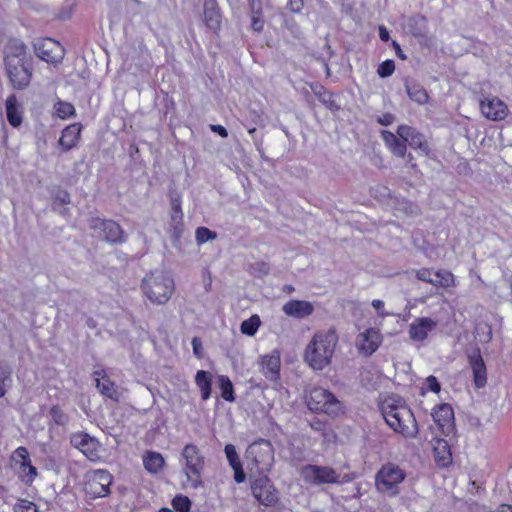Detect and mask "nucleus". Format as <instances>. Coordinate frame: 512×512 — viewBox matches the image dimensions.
<instances>
[{"instance_id":"f257e3e1","label":"nucleus","mask_w":512,"mask_h":512,"mask_svg":"<svg viewBox=\"0 0 512 512\" xmlns=\"http://www.w3.org/2000/svg\"><path fill=\"white\" fill-rule=\"evenodd\" d=\"M4 66L7 78L14 90L29 87L33 75V61L27 46L20 40L11 39L6 45Z\"/></svg>"},{"instance_id":"f03ea898","label":"nucleus","mask_w":512,"mask_h":512,"mask_svg":"<svg viewBox=\"0 0 512 512\" xmlns=\"http://www.w3.org/2000/svg\"><path fill=\"white\" fill-rule=\"evenodd\" d=\"M338 343L335 329L316 332L304 353L305 362L314 370H323L331 363Z\"/></svg>"},{"instance_id":"7ed1b4c3","label":"nucleus","mask_w":512,"mask_h":512,"mask_svg":"<svg viewBox=\"0 0 512 512\" xmlns=\"http://www.w3.org/2000/svg\"><path fill=\"white\" fill-rule=\"evenodd\" d=\"M381 412L386 423L405 438H414L418 433V425L412 411L401 399H386Z\"/></svg>"},{"instance_id":"20e7f679","label":"nucleus","mask_w":512,"mask_h":512,"mask_svg":"<svg viewBox=\"0 0 512 512\" xmlns=\"http://www.w3.org/2000/svg\"><path fill=\"white\" fill-rule=\"evenodd\" d=\"M245 461L250 475L268 474L274 464V448L271 442L259 439L251 443L246 449Z\"/></svg>"},{"instance_id":"39448f33","label":"nucleus","mask_w":512,"mask_h":512,"mask_svg":"<svg viewBox=\"0 0 512 512\" xmlns=\"http://www.w3.org/2000/svg\"><path fill=\"white\" fill-rule=\"evenodd\" d=\"M181 457L184 460L183 473L187 484L192 489L203 487L202 473L205 466V457L194 444L184 446Z\"/></svg>"},{"instance_id":"423d86ee","label":"nucleus","mask_w":512,"mask_h":512,"mask_svg":"<svg viewBox=\"0 0 512 512\" xmlns=\"http://www.w3.org/2000/svg\"><path fill=\"white\" fill-rule=\"evenodd\" d=\"M307 406L313 412L329 416H337L343 411L342 404L335 395L321 387H315L310 391Z\"/></svg>"},{"instance_id":"0eeeda50","label":"nucleus","mask_w":512,"mask_h":512,"mask_svg":"<svg viewBox=\"0 0 512 512\" xmlns=\"http://www.w3.org/2000/svg\"><path fill=\"white\" fill-rule=\"evenodd\" d=\"M250 475V488L254 498L266 507L275 506L279 501V491L267 474Z\"/></svg>"},{"instance_id":"6e6552de","label":"nucleus","mask_w":512,"mask_h":512,"mask_svg":"<svg viewBox=\"0 0 512 512\" xmlns=\"http://www.w3.org/2000/svg\"><path fill=\"white\" fill-rule=\"evenodd\" d=\"M299 473L304 482L311 485L335 484L339 482L340 477L332 467L314 464L301 467Z\"/></svg>"},{"instance_id":"1a4fd4ad","label":"nucleus","mask_w":512,"mask_h":512,"mask_svg":"<svg viewBox=\"0 0 512 512\" xmlns=\"http://www.w3.org/2000/svg\"><path fill=\"white\" fill-rule=\"evenodd\" d=\"M405 478L404 472L396 465H384L376 475L378 491L395 495L398 493L397 485Z\"/></svg>"},{"instance_id":"9d476101","label":"nucleus","mask_w":512,"mask_h":512,"mask_svg":"<svg viewBox=\"0 0 512 512\" xmlns=\"http://www.w3.org/2000/svg\"><path fill=\"white\" fill-rule=\"evenodd\" d=\"M113 477L107 470H95L86 476L85 493L91 498L105 497L110 493Z\"/></svg>"},{"instance_id":"9b49d317","label":"nucleus","mask_w":512,"mask_h":512,"mask_svg":"<svg viewBox=\"0 0 512 512\" xmlns=\"http://www.w3.org/2000/svg\"><path fill=\"white\" fill-rule=\"evenodd\" d=\"M36 55L50 64H60L65 56V49L60 42L52 38H43L34 45Z\"/></svg>"},{"instance_id":"f8f14e48","label":"nucleus","mask_w":512,"mask_h":512,"mask_svg":"<svg viewBox=\"0 0 512 512\" xmlns=\"http://www.w3.org/2000/svg\"><path fill=\"white\" fill-rule=\"evenodd\" d=\"M479 108L481 114L490 121H502L508 113V105L498 97H485L480 100Z\"/></svg>"},{"instance_id":"ddd939ff","label":"nucleus","mask_w":512,"mask_h":512,"mask_svg":"<svg viewBox=\"0 0 512 512\" xmlns=\"http://www.w3.org/2000/svg\"><path fill=\"white\" fill-rule=\"evenodd\" d=\"M417 278L435 288H450L454 285V275L446 269L422 268L417 271Z\"/></svg>"},{"instance_id":"4468645a","label":"nucleus","mask_w":512,"mask_h":512,"mask_svg":"<svg viewBox=\"0 0 512 512\" xmlns=\"http://www.w3.org/2000/svg\"><path fill=\"white\" fill-rule=\"evenodd\" d=\"M89 226L92 230H101L104 239L110 243H121L124 241V231L121 226L113 221L93 217L90 219Z\"/></svg>"},{"instance_id":"2eb2a0df","label":"nucleus","mask_w":512,"mask_h":512,"mask_svg":"<svg viewBox=\"0 0 512 512\" xmlns=\"http://www.w3.org/2000/svg\"><path fill=\"white\" fill-rule=\"evenodd\" d=\"M396 133L401 139L407 141L410 147L415 150H421L426 156H430L431 149L429 143L425 136L417 129L406 124H401L398 126Z\"/></svg>"},{"instance_id":"dca6fc26","label":"nucleus","mask_w":512,"mask_h":512,"mask_svg":"<svg viewBox=\"0 0 512 512\" xmlns=\"http://www.w3.org/2000/svg\"><path fill=\"white\" fill-rule=\"evenodd\" d=\"M381 341L380 332L375 328H369L358 336L356 346L359 353L370 356L378 349Z\"/></svg>"},{"instance_id":"f3484780","label":"nucleus","mask_w":512,"mask_h":512,"mask_svg":"<svg viewBox=\"0 0 512 512\" xmlns=\"http://www.w3.org/2000/svg\"><path fill=\"white\" fill-rule=\"evenodd\" d=\"M432 417L443 434L449 435L453 431L454 412L451 405L447 403L438 405L434 409Z\"/></svg>"},{"instance_id":"a211bd4d","label":"nucleus","mask_w":512,"mask_h":512,"mask_svg":"<svg viewBox=\"0 0 512 512\" xmlns=\"http://www.w3.org/2000/svg\"><path fill=\"white\" fill-rule=\"evenodd\" d=\"M437 326V322L429 317L415 319L409 326V336L413 341L422 342Z\"/></svg>"},{"instance_id":"6ab92c4d","label":"nucleus","mask_w":512,"mask_h":512,"mask_svg":"<svg viewBox=\"0 0 512 512\" xmlns=\"http://www.w3.org/2000/svg\"><path fill=\"white\" fill-rule=\"evenodd\" d=\"M93 376L96 387L103 396L115 402L120 401L121 393L119 392L115 383L111 381L110 378L106 375L104 370L94 371Z\"/></svg>"},{"instance_id":"aec40b11","label":"nucleus","mask_w":512,"mask_h":512,"mask_svg":"<svg viewBox=\"0 0 512 512\" xmlns=\"http://www.w3.org/2000/svg\"><path fill=\"white\" fill-rule=\"evenodd\" d=\"M204 23L208 29L218 33L222 24V15L217 0H204Z\"/></svg>"},{"instance_id":"412c9836","label":"nucleus","mask_w":512,"mask_h":512,"mask_svg":"<svg viewBox=\"0 0 512 512\" xmlns=\"http://www.w3.org/2000/svg\"><path fill=\"white\" fill-rule=\"evenodd\" d=\"M71 444L93 460L98 457L99 443L87 433H77L71 437Z\"/></svg>"},{"instance_id":"4be33fe9","label":"nucleus","mask_w":512,"mask_h":512,"mask_svg":"<svg viewBox=\"0 0 512 512\" xmlns=\"http://www.w3.org/2000/svg\"><path fill=\"white\" fill-rule=\"evenodd\" d=\"M82 128L80 123H72L62 130L58 141L62 151H70L78 145L81 139Z\"/></svg>"},{"instance_id":"5701e85b","label":"nucleus","mask_w":512,"mask_h":512,"mask_svg":"<svg viewBox=\"0 0 512 512\" xmlns=\"http://www.w3.org/2000/svg\"><path fill=\"white\" fill-rule=\"evenodd\" d=\"M435 462L440 467H446L452 462L450 446L445 439L433 438L431 440Z\"/></svg>"},{"instance_id":"b1692460","label":"nucleus","mask_w":512,"mask_h":512,"mask_svg":"<svg viewBox=\"0 0 512 512\" xmlns=\"http://www.w3.org/2000/svg\"><path fill=\"white\" fill-rule=\"evenodd\" d=\"M469 362L474 375V382L476 387L480 388L485 386L487 382L486 366L480 355L479 351H475L469 355Z\"/></svg>"},{"instance_id":"393cba45","label":"nucleus","mask_w":512,"mask_h":512,"mask_svg":"<svg viewBox=\"0 0 512 512\" xmlns=\"http://www.w3.org/2000/svg\"><path fill=\"white\" fill-rule=\"evenodd\" d=\"M286 315L295 318H304L312 314L313 305L308 301L291 300L283 306Z\"/></svg>"},{"instance_id":"a878e982","label":"nucleus","mask_w":512,"mask_h":512,"mask_svg":"<svg viewBox=\"0 0 512 512\" xmlns=\"http://www.w3.org/2000/svg\"><path fill=\"white\" fill-rule=\"evenodd\" d=\"M5 106L8 123L14 128L19 127L22 124L23 116L15 94L7 97Z\"/></svg>"},{"instance_id":"bb28decb","label":"nucleus","mask_w":512,"mask_h":512,"mask_svg":"<svg viewBox=\"0 0 512 512\" xmlns=\"http://www.w3.org/2000/svg\"><path fill=\"white\" fill-rule=\"evenodd\" d=\"M13 459L19 463L20 473H25L26 468H29V479L26 483H31L37 475L36 468L31 464L28 450L25 447H19L15 450Z\"/></svg>"},{"instance_id":"cd10ccee","label":"nucleus","mask_w":512,"mask_h":512,"mask_svg":"<svg viewBox=\"0 0 512 512\" xmlns=\"http://www.w3.org/2000/svg\"><path fill=\"white\" fill-rule=\"evenodd\" d=\"M405 90L409 98L419 105H424L429 102L430 96L427 90L417 81H406Z\"/></svg>"},{"instance_id":"c85d7f7f","label":"nucleus","mask_w":512,"mask_h":512,"mask_svg":"<svg viewBox=\"0 0 512 512\" xmlns=\"http://www.w3.org/2000/svg\"><path fill=\"white\" fill-rule=\"evenodd\" d=\"M262 372L265 377L271 381H276L279 377L280 371V357L279 355H266L262 358L261 362Z\"/></svg>"},{"instance_id":"c756f323","label":"nucleus","mask_w":512,"mask_h":512,"mask_svg":"<svg viewBox=\"0 0 512 512\" xmlns=\"http://www.w3.org/2000/svg\"><path fill=\"white\" fill-rule=\"evenodd\" d=\"M143 465L149 473L157 474L163 469L165 460L160 453L147 451L143 455Z\"/></svg>"},{"instance_id":"7c9ffc66","label":"nucleus","mask_w":512,"mask_h":512,"mask_svg":"<svg viewBox=\"0 0 512 512\" xmlns=\"http://www.w3.org/2000/svg\"><path fill=\"white\" fill-rule=\"evenodd\" d=\"M195 382L201 391V398L203 400L209 399V397L211 395V383H212L211 374L207 371L199 370L196 373Z\"/></svg>"},{"instance_id":"2f4dec72","label":"nucleus","mask_w":512,"mask_h":512,"mask_svg":"<svg viewBox=\"0 0 512 512\" xmlns=\"http://www.w3.org/2000/svg\"><path fill=\"white\" fill-rule=\"evenodd\" d=\"M171 219L173 222H180L183 219L182 197L180 194H170Z\"/></svg>"},{"instance_id":"473e14b6","label":"nucleus","mask_w":512,"mask_h":512,"mask_svg":"<svg viewBox=\"0 0 512 512\" xmlns=\"http://www.w3.org/2000/svg\"><path fill=\"white\" fill-rule=\"evenodd\" d=\"M12 369L10 365L0 362V398L6 394V387L12 382Z\"/></svg>"},{"instance_id":"72a5a7b5","label":"nucleus","mask_w":512,"mask_h":512,"mask_svg":"<svg viewBox=\"0 0 512 512\" xmlns=\"http://www.w3.org/2000/svg\"><path fill=\"white\" fill-rule=\"evenodd\" d=\"M54 110H55L56 115L60 119H68L75 115L74 106L69 102H65V101H61V100L57 101L54 104Z\"/></svg>"},{"instance_id":"f704fd0d","label":"nucleus","mask_w":512,"mask_h":512,"mask_svg":"<svg viewBox=\"0 0 512 512\" xmlns=\"http://www.w3.org/2000/svg\"><path fill=\"white\" fill-rule=\"evenodd\" d=\"M251 27L256 32H261L264 28V20L262 18V4H255L254 8H251Z\"/></svg>"},{"instance_id":"c9c22d12","label":"nucleus","mask_w":512,"mask_h":512,"mask_svg":"<svg viewBox=\"0 0 512 512\" xmlns=\"http://www.w3.org/2000/svg\"><path fill=\"white\" fill-rule=\"evenodd\" d=\"M259 325V317L257 315H253L241 323L240 330L245 335L253 336L257 332Z\"/></svg>"},{"instance_id":"e433bc0d","label":"nucleus","mask_w":512,"mask_h":512,"mask_svg":"<svg viewBox=\"0 0 512 512\" xmlns=\"http://www.w3.org/2000/svg\"><path fill=\"white\" fill-rule=\"evenodd\" d=\"M219 385L222 391V397L229 402H233L235 400L233 385L231 380L224 375L219 376Z\"/></svg>"},{"instance_id":"4c0bfd02","label":"nucleus","mask_w":512,"mask_h":512,"mask_svg":"<svg viewBox=\"0 0 512 512\" xmlns=\"http://www.w3.org/2000/svg\"><path fill=\"white\" fill-rule=\"evenodd\" d=\"M157 290H145V296L153 304H164L171 298V290H163L162 293H156Z\"/></svg>"},{"instance_id":"58836bf2","label":"nucleus","mask_w":512,"mask_h":512,"mask_svg":"<svg viewBox=\"0 0 512 512\" xmlns=\"http://www.w3.org/2000/svg\"><path fill=\"white\" fill-rule=\"evenodd\" d=\"M195 237L198 244H203L209 240L216 239L217 234L209 228L201 226L196 229Z\"/></svg>"},{"instance_id":"ea45409f","label":"nucleus","mask_w":512,"mask_h":512,"mask_svg":"<svg viewBox=\"0 0 512 512\" xmlns=\"http://www.w3.org/2000/svg\"><path fill=\"white\" fill-rule=\"evenodd\" d=\"M173 508L178 512H189L191 509V501L187 496L177 495L172 500Z\"/></svg>"},{"instance_id":"a19ab883","label":"nucleus","mask_w":512,"mask_h":512,"mask_svg":"<svg viewBox=\"0 0 512 512\" xmlns=\"http://www.w3.org/2000/svg\"><path fill=\"white\" fill-rule=\"evenodd\" d=\"M49 413L57 425L64 426L69 421L67 414L57 405L52 406Z\"/></svg>"},{"instance_id":"79ce46f5","label":"nucleus","mask_w":512,"mask_h":512,"mask_svg":"<svg viewBox=\"0 0 512 512\" xmlns=\"http://www.w3.org/2000/svg\"><path fill=\"white\" fill-rule=\"evenodd\" d=\"M395 71V63L391 59H387L383 61L381 64H379L377 68V74L381 78H386L391 76Z\"/></svg>"},{"instance_id":"37998d69","label":"nucleus","mask_w":512,"mask_h":512,"mask_svg":"<svg viewBox=\"0 0 512 512\" xmlns=\"http://www.w3.org/2000/svg\"><path fill=\"white\" fill-rule=\"evenodd\" d=\"M14 512H38V508L35 503L26 499H18L17 503L13 507Z\"/></svg>"},{"instance_id":"c03bdc74","label":"nucleus","mask_w":512,"mask_h":512,"mask_svg":"<svg viewBox=\"0 0 512 512\" xmlns=\"http://www.w3.org/2000/svg\"><path fill=\"white\" fill-rule=\"evenodd\" d=\"M225 454L231 467L241 465V461L239 459V456L236 452V448L234 445L227 444L225 446Z\"/></svg>"},{"instance_id":"a18cd8bd","label":"nucleus","mask_w":512,"mask_h":512,"mask_svg":"<svg viewBox=\"0 0 512 512\" xmlns=\"http://www.w3.org/2000/svg\"><path fill=\"white\" fill-rule=\"evenodd\" d=\"M407 141L397 140L389 150L397 157L404 158L407 153Z\"/></svg>"},{"instance_id":"49530a36","label":"nucleus","mask_w":512,"mask_h":512,"mask_svg":"<svg viewBox=\"0 0 512 512\" xmlns=\"http://www.w3.org/2000/svg\"><path fill=\"white\" fill-rule=\"evenodd\" d=\"M381 137L388 149L391 148L397 140H399L394 133L388 130L381 131Z\"/></svg>"},{"instance_id":"de8ad7c7","label":"nucleus","mask_w":512,"mask_h":512,"mask_svg":"<svg viewBox=\"0 0 512 512\" xmlns=\"http://www.w3.org/2000/svg\"><path fill=\"white\" fill-rule=\"evenodd\" d=\"M310 427L314 431L321 432L324 437H327V434H326L327 424L324 421H321L320 419H313L310 422Z\"/></svg>"},{"instance_id":"09e8293b","label":"nucleus","mask_w":512,"mask_h":512,"mask_svg":"<svg viewBox=\"0 0 512 512\" xmlns=\"http://www.w3.org/2000/svg\"><path fill=\"white\" fill-rule=\"evenodd\" d=\"M253 269V273L261 276L266 275L269 272V266L265 262H257L251 267Z\"/></svg>"},{"instance_id":"8fccbe9b","label":"nucleus","mask_w":512,"mask_h":512,"mask_svg":"<svg viewBox=\"0 0 512 512\" xmlns=\"http://www.w3.org/2000/svg\"><path fill=\"white\" fill-rule=\"evenodd\" d=\"M287 7L291 12L299 13L304 7V2L303 0H288Z\"/></svg>"},{"instance_id":"3c124183","label":"nucleus","mask_w":512,"mask_h":512,"mask_svg":"<svg viewBox=\"0 0 512 512\" xmlns=\"http://www.w3.org/2000/svg\"><path fill=\"white\" fill-rule=\"evenodd\" d=\"M426 383L428 385V388L435 393H438L441 389L440 383L438 382L437 378L432 375L426 378Z\"/></svg>"},{"instance_id":"603ef678","label":"nucleus","mask_w":512,"mask_h":512,"mask_svg":"<svg viewBox=\"0 0 512 512\" xmlns=\"http://www.w3.org/2000/svg\"><path fill=\"white\" fill-rule=\"evenodd\" d=\"M232 469L234 470V480H235V482H237V483L244 482L245 478H246V475H245V473L243 471L242 464L238 465V466H235V467H232Z\"/></svg>"},{"instance_id":"864d4df0","label":"nucleus","mask_w":512,"mask_h":512,"mask_svg":"<svg viewBox=\"0 0 512 512\" xmlns=\"http://www.w3.org/2000/svg\"><path fill=\"white\" fill-rule=\"evenodd\" d=\"M192 347L194 354L198 357H202V343L201 340L198 337H194L192 339Z\"/></svg>"},{"instance_id":"5fc2aeb1","label":"nucleus","mask_w":512,"mask_h":512,"mask_svg":"<svg viewBox=\"0 0 512 512\" xmlns=\"http://www.w3.org/2000/svg\"><path fill=\"white\" fill-rule=\"evenodd\" d=\"M210 129L211 131L217 133L219 136H221L222 138H227L228 137V131L227 129L222 126V125H219V124H212L210 125Z\"/></svg>"},{"instance_id":"6e6d98bb","label":"nucleus","mask_w":512,"mask_h":512,"mask_svg":"<svg viewBox=\"0 0 512 512\" xmlns=\"http://www.w3.org/2000/svg\"><path fill=\"white\" fill-rule=\"evenodd\" d=\"M394 121V115L391 113H384L382 116L378 118V123L381 125H390Z\"/></svg>"},{"instance_id":"4d7b16f0","label":"nucleus","mask_w":512,"mask_h":512,"mask_svg":"<svg viewBox=\"0 0 512 512\" xmlns=\"http://www.w3.org/2000/svg\"><path fill=\"white\" fill-rule=\"evenodd\" d=\"M372 306L377 311L379 316L384 317L385 315H387V313H385L384 310H383L384 302L382 300H373L372 301Z\"/></svg>"},{"instance_id":"13d9d810","label":"nucleus","mask_w":512,"mask_h":512,"mask_svg":"<svg viewBox=\"0 0 512 512\" xmlns=\"http://www.w3.org/2000/svg\"><path fill=\"white\" fill-rule=\"evenodd\" d=\"M392 47L394 48L395 54L399 59H401V60L407 59L406 54L403 52L400 44L397 41H392Z\"/></svg>"},{"instance_id":"bf43d9fd","label":"nucleus","mask_w":512,"mask_h":512,"mask_svg":"<svg viewBox=\"0 0 512 512\" xmlns=\"http://www.w3.org/2000/svg\"><path fill=\"white\" fill-rule=\"evenodd\" d=\"M379 37L383 42H387L390 39L389 32L384 26L379 27Z\"/></svg>"},{"instance_id":"052dcab7","label":"nucleus","mask_w":512,"mask_h":512,"mask_svg":"<svg viewBox=\"0 0 512 512\" xmlns=\"http://www.w3.org/2000/svg\"><path fill=\"white\" fill-rule=\"evenodd\" d=\"M497 512H512V506L503 504L498 508Z\"/></svg>"},{"instance_id":"680f3d73","label":"nucleus","mask_w":512,"mask_h":512,"mask_svg":"<svg viewBox=\"0 0 512 512\" xmlns=\"http://www.w3.org/2000/svg\"><path fill=\"white\" fill-rule=\"evenodd\" d=\"M21 474H22V480L26 482V480L29 479V468H26V472L21 473Z\"/></svg>"},{"instance_id":"e2e57ef3","label":"nucleus","mask_w":512,"mask_h":512,"mask_svg":"<svg viewBox=\"0 0 512 512\" xmlns=\"http://www.w3.org/2000/svg\"><path fill=\"white\" fill-rule=\"evenodd\" d=\"M249 3L250 8H254L255 4L261 3L260 0H247Z\"/></svg>"},{"instance_id":"0e129e2a","label":"nucleus","mask_w":512,"mask_h":512,"mask_svg":"<svg viewBox=\"0 0 512 512\" xmlns=\"http://www.w3.org/2000/svg\"><path fill=\"white\" fill-rule=\"evenodd\" d=\"M405 157H407V161H408V162H412V160H413V155H412L411 153H408V154L406 153V156H405Z\"/></svg>"},{"instance_id":"69168bd1","label":"nucleus","mask_w":512,"mask_h":512,"mask_svg":"<svg viewBox=\"0 0 512 512\" xmlns=\"http://www.w3.org/2000/svg\"><path fill=\"white\" fill-rule=\"evenodd\" d=\"M159 512H174V511H172V510H171V509H169V508H162V509H160V511H159Z\"/></svg>"},{"instance_id":"338daca9","label":"nucleus","mask_w":512,"mask_h":512,"mask_svg":"<svg viewBox=\"0 0 512 512\" xmlns=\"http://www.w3.org/2000/svg\"><path fill=\"white\" fill-rule=\"evenodd\" d=\"M487 328H488L487 340H490L491 339V329H490V327H487Z\"/></svg>"},{"instance_id":"774afa93","label":"nucleus","mask_w":512,"mask_h":512,"mask_svg":"<svg viewBox=\"0 0 512 512\" xmlns=\"http://www.w3.org/2000/svg\"><path fill=\"white\" fill-rule=\"evenodd\" d=\"M255 131H256V129H255V128H251V129H249V130H248L249 134H252V133H254Z\"/></svg>"}]
</instances>
